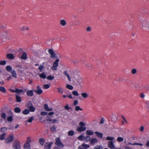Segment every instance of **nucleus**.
Returning a JSON list of instances; mask_svg holds the SVG:
<instances>
[{"instance_id":"47","label":"nucleus","mask_w":149,"mask_h":149,"mask_svg":"<svg viewBox=\"0 0 149 149\" xmlns=\"http://www.w3.org/2000/svg\"><path fill=\"white\" fill-rule=\"evenodd\" d=\"M23 92V90L22 89H16V92L18 94L20 93L21 92Z\"/></svg>"},{"instance_id":"36","label":"nucleus","mask_w":149,"mask_h":149,"mask_svg":"<svg viewBox=\"0 0 149 149\" xmlns=\"http://www.w3.org/2000/svg\"><path fill=\"white\" fill-rule=\"evenodd\" d=\"M86 133L87 134L90 135H92L93 134V132L92 131L90 130H87Z\"/></svg>"},{"instance_id":"7","label":"nucleus","mask_w":149,"mask_h":149,"mask_svg":"<svg viewBox=\"0 0 149 149\" xmlns=\"http://www.w3.org/2000/svg\"><path fill=\"white\" fill-rule=\"evenodd\" d=\"M59 60L58 59H56L53 63V65L51 67V69L53 70L56 71L57 70V68L58 66V62Z\"/></svg>"},{"instance_id":"27","label":"nucleus","mask_w":149,"mask_h":149,"mask_svg":"<svg viewBox=\"0 0 149 149\" xmlns=\"http://www.w3.org/2000/svg\"><path fill=\"white\" fill-rule=\"evenodd\" d=\"M45 140L43 138L40 139L39 140V142L41 146H43L45 142Z\"/></svg>"},{"instance_id":"53","label":"nucleus","mask_w":149,"mask_h":149,"mask_svg":"<svg viewBox=\"0 0 149 149\" xmlns=\"http://www.w3.org/2000/svg\"><path fill=\"white\" fill-rule=\"evenodd\" d=\"M50 129L51 131L52 132H54L56 130V128L54 126L52 127H51L50 128Z\"/></svg>"},{"instance_id":"10","label":"nucleus","mask_w":149,"mask_h":149,"mask_svg":"<svg viewBox=\"0 0 149 149\" xmlns=\"http://www.w3.org/2000/svg\"><path fill=\"white\" fill-rule=\"evenodd\" d=\"M89 147V145L83 144L78 147V149H86Z\"/></svg>"},{"instance_id":"38","label":"nucleus","mask_w":149,"mask_h":149,"mask_svg":"<svg viewBox=\"0 0 149 149\" xmlns=\"http://www.w3.org/2000/svg\"><path fill=\"white\" fill-rule=\"evenodd\" d=\"M94 149H103V147L101 145H97L94 147Z\"/></svg>"},{"instance_id":"42","label":"nucleus","mask_w":149,"mask_h":149,"mask_svg":"<svg viewBox=\"0 0 149 149\" xmlns=\"http://www.w3.org/2000/svg\"><path fill=\"white\" fill-rule=\"evenodd\" d=\"M75 110L76 111H78L79 110L82 111V108H80V107L79 106H75Z\"/></svg>"},{"instance_id":"25","label":"nucleus","mask_w":149,"mask_h":149,"mask_svg":"<svg viewBox=\"0 0 149 149\" xmlns=\"http://www.w3.org/2000/svg\"><path fill=\"white\" fill-rule=\"evenodd\" d=\"M1 118L3 119L4 120H5L6 119V114L4 113H2L1 115Z\"/></svg>"},{"instance_id":"13","label":"nucleus","mask_w":149,"mask_h":149,"mask_svg":"<svg viewBox=\"0 0 149 149\" xmlns=\"http://www.w3.org/2000/svg\"><path fill=\"white\" fill-rule=\"evenodd\" d=\"M29 30L28 27L24 25L22 26L19 28L20 31L21 32H24L26 30L28 31Z\"/></svg>"},{"instance_id":"30","label":"nucleus","mask_w":149,"mask_h":149,"mask_svg":"<svg viewBox=\"0 0 149 149\" xmlns=\"http://www.w3.org/2000/svg\"><path fill=\"white\" fill-rule=\"evenodd\" d=\"M81 96L84 98H86L88 96V94L86 93H81Z\"/></svg>"},{"instance_id":"4","label":"nucleus","mask_w":149,"mask_h":149,"mask_svg":"<svg viewBox=\"0 0 149 149\" xmlns=\"http://www.w3.org/2000/svg\"><path fill=\"white\" fill-rule=\"evenodd\" d=\"M79 124L80 126L77 128V131L79 132H81L82 131H84L86 130V127H84L85 125L83 122H81Z\"/></svg>"},{"instance_id":"23","label":"nucleus","mask_w":149,"mask_h":149,"mask_svg":"<svg viewBox=\"0 0 149 149\" xmlns=\"http://www.w3.org/2000/svg\"><path fill=\"white\" fill-rule=\"evenodd\" d=\"M60 24L62 26H65L66 24V22L65 20L61 19L60 21Z\"/></svg>"},{"instance_id":"60","label":"nucleus","mask_w":149,"mask_h":149,"mask_svg":"<svg viewBox=\"0 0 149 149\" xmlns=\"http://www.w3.org/2000/svg\"><path fill=\"white\" fill-rule=\"evenodd\" d=\"M46 119L47 121H52V119L49 116L47 117Z\"/></svg>"},{"instance_id":"29","label":"nucleus","mask_w":149,"mask_h":149,"mask_svg":"<svg viewBox=\"0 0 149 149\" xmlns=\"http://www.w3.org/2000/svg\"><path fill=\"white\" fill-rule=\"evenodd\" d=\"M95 133L96 134L97 136L99 138H101L103 136V134L102 133H100L97 132H95Z\"/></svg>"},{"instance_id":"9","label":"nucleus","mask_w":149,"mask_h":149,"mask_svg":"<svg viewBox=\"0 0 149 149\" xmlns=\"http://www.w3.org/2000/svg\"><path fill=\"white\" fill-rule=\"evenodd\" d=\"M48 52L53 58H57V56L53 50L52 49H49L48 50Z\"/></svg>"},{"instance_id":"43","label":"nucleus","mask_w":149,"mask_h":149,"mask_svg":"<svg viewBox=\"0 0 149 149\" xmlns=\"http://www.w3.org/2000/svg\"><path fill=\"white\" fill-rule=\"evenodd\" d=\"M8 121V122H11L13 120V118L12 116H8L7 118Z\"/></svg>"},{"instance_id":"21","label":"nucleus","mask_w":149,"mask_h":149,"mask_svg":"<svg viewBox=\"0 0 149 149\" xmlns=\"http://www.w3.org/2000/svg\"><path fill=\"white\" fill-rule=\"evenodd\" d=\"M39 76L41 78L43 79H45L46 78V75L45 73L44 72L39 74Z\"/></svg>"},{"instance_id":"33","label":"nucleus","mask_w":149,"mask_h":149,"mask_svg":"<svg viewBox=\"0 0 149 149\" xmlns=\"http://www.w3.org/2000/svg\"><path fill=\"white\" fill-rule=\"evenodd\" d=\"M11 73L13 77L16 78L17 77V74L15 70H13L11 72Z\"/></svg>"},{"instance_id":"16","label":"nucleus","mask_w":149,"mask_h":149,"mask_svg":"<svg viewBox=\"0 0 149 149\" xmlns=\"http://www.w3.org/2000/svg\"><path fill=\"white\" fill-rule=\"evenodd\" d=\"M15 68L19 71V72L22 73L23 71L22 70V68L21 65H16L15 66Z\"/></svg>"},{"instance_id":"5","label":"nucleus","mask_w":149,"mask_h":149,"mask_svg":"<svg viewBox=\"0 0 149 149\" xmlns=\"http://www.w3.org/2000/svg\"><path fill=\"white\" fill-rule=\"evenodd\" d=\"M73 78L75 79L74 82L77 85L81 86V84L83 82L82 78L80 77H78L75 79L74 77Z\"/></svg>"},{"instance_id":"14","label":"nucleus","mask_w":149,"mask_h":149,"mask_svg":"<svg viewBox=\"0 0 149 149\" xmlns=\"http://www.w3.org/2000/svg\"><path fill=\"white\" fill-rule=\"evenodd\" d=\"M52 143H47L44 145V149H50L52 145Z\"/></svg>"},{"instance_id":"1","label":"nucleus","mask_w":149,"mask_h":149,"mask_svg":"<svg viewBox=\"0 0 149 149\" xmlns=\"http://www.w3.org/2000/svg\"><path fill=\"white\" fill-rule=\"evenodd\" d=\"M143 30L149 31V18L143 19L140 21Z\"/></svg>"},{"instance_id":"15","label":"nucleus","mask_w":149,"mask_h":149,"mask_svg":"<svg viewBox=\"0 0 149 149\" xmlns=\"http://www.w3.org/2000/svg\"><path fill=\"white\" fill-rule=\"evenodd\" d=\"M38 94H40L42 93V91L40 87L38 86L36 90L34 91Z\"/></svg>"},{"instance_id":"63","label":"nucleus","mask_w":149,"mask_h":149,"mask_svg":"<svg viewBox=\"0 0 149 149\" xmlns=\"http://www.w3.org/2000/svg\"><path fill=\"white\" fill-rule=\"evenodd\" d=\"M144 129V127L143 126H141L140 128V130L141 132H143Z\"/></svg>"},{"instance_id":"37","label":"nucleus","mask_w":149,"mask_h":149,"mask_svg":"<svg viewBox=\"0 0 149 149\" xmlns=\"http://www.w3.org/2000/svg\"><path fill=\"white\" fill-rule=\"evenodd\" d=\"M0 91L4 93H5L6 92V90L3 87H0Z\"/></svg>"},{"instance_id":"44","label":"nucleus","mask_w":149,"mask_h":149,"mask_svg":"<svg viewBox=\"0 0 149 149\" xmlns=\"http://www.w3.org/2000/svg\"><path fill=\"white\" fill-rule=\"evenodd\" d=\"M46 78L48 79L52 80L54 79V77L53 76H52L51 75H49Z\"/></svg>"},{"instance_id":"41","label":"nucleus","mask_w":149,"mask_h":149,"mask_svg":"<svg viewBox=\"0 0 149 149\" xmlns=\"http://www.w3.org/2000/svg\"><path fill=\"white\" fill-rule=\"evenodd\" d=\"M7 128L5 127H2L1 128L0 131L1 132H3L7 130Z\"/></svg>"},{"instance_id":"11","label":"nucleus","mask_w":149,"mask_h":149,"mask_svg":"<svg viewBox=\"0 0 149 149\" xmlns=\"http://www.w3.org/2000/svg\"><path fill=\"white\" fill-rule=\"evenodd\" d=\"M108 147L111 149H113L115 148V146L113 144V141H109L108 143Z\"/></svg>"},{"instance_id":"62","label":"nucleus","mask_w":149,"mask_h":149,"mask_svg":"<svg viewBox=\"0 0 149 149\" xmlns=\"http://www.w3.org/2000/svg\"><path fill=\"white\" fill-rule=\"evenodd\" d=\"M78 101L77 100H75L74 101L73 104L75 106L78 104Z\"/></svg>"},{"instance_id":"18","label":"nucleus","mask_w":149,"mask_h":149,"mask_svg":"<svg viewBox=\"0 0 149 149\" xmlns=\"http://www.w3.org/2000/svg\"><path fill=\"white\" fill-rule=\"evenodd\" d=\"M44 108L47 111H51L53 110L52 108L49 107L48 105L47 104H45Z\"/></svg>"},{"instance_id":"6","label":"nucleus","mask_w":149,"mask_h":149,"mask_svg":"<svg viewBox=\"0 0 149 149\" xmlns=\"http://www.w3.org/2000/svg\"><path fill=\"white\" fill-rule=\"evenodd\" d=\"M31 141V138L30 137H28L26 143L24 145V149H30L31 148L29 143Z\"/></svg>"},{"instance_id":"17","label":"nucleus","mask_w":149,"mask_h":149,"mask_svg":"<svg viewBox=\"0 0 149 149\" xmlns=\"http://www.w3.org/2000/svg\"><path fill=\"white\" fill-rule=\"evenodd\" d=\"M97 142V139L95 138H92L90 141V143L92 145H94V144Z\"/></svg>"},{"instance_id":"48","label":"nucleus","mask_w":149,"mask_h":149,"mask_svg":"<svg viewBox=\"0 0 149 149\" xmlns=\"http://www.w3.org/2000/svg\"><path fill=\"white\" fill-rule=\"evenodd\" d=\"M74 132L72 130L69 131L68 132V135L69 136H72L74 135Z\"/></svg>"},{"instance_id":"26","label":"nucleus","mask_w":149,"mask_h":149,"mask_svg":"<svg viewBox=\"0 0 149 149\" xmlns=\"http://www.w3.org/2000/svg\"><path fill=\"white\" fill-rule=\"evenodd\" d=\"M26 94L28 96H31L33 95V91H29L26 92Z\"/></svg>"},{"instance_id":"49","label":"nucleus","mask_w":149,"mask_h":149,"mask_svg":"<svg viewBox=\"0 0 149 149\" xmlns=\"http://www.w3.org/2000/svg\"><path fill=\"white\" fill-rule=\"evenodd\" d=\"M50 86V85L48 84H46L44 85L43 88L44 89H47L49 88Z\"/></svg>"},{"instance_id":"45","label":"nucleus","mask_w":149,"mask_h":149,"mask_svg":"<svg viewBox=\"0 0 149 149\" xmlns=\"http://www.w3.org/2000/svg\"><path fill=\"white\" fill-rule=\"evenodd\" d=\"M72 93V94L74 96H78L79 95L78 92L76 91H73Z\"/></svg>"},{"instance_id":"51","label":"nucleus","mask_w":149,"mask_h":149,"mask_svg":"<svg viewBox=\"0 0 149 149\" xmlns=\"http://www.w3.org/2000/svg\"><path fill=\"white\" fill-rule=\"evenodd\" d=\"M6 61H0V65H4L6 64Z\"/></svg>"},{"instance_id":"2","label":"nucleus","mask_w":149,"mask_h":149,"mask_svg":"<svg viewBox=\"0 0 149 149\" xmlns=\"http://www.w3.org/2000/svg\"><path fill=\"white\" fill-rule=\"evenodd\" d=\"M12 147L14 149H20L21 146L19 141L17 139L15 140L13 143Z\"/></svg>"},{"instance_id":"19","label":"nucleus","mask_w":149,"mask_h":149,"mask_svg":"<svg viewBox=\"0 0 149 149\" xmlns=\"http://www.w3.org/2000/svg\"><path fill=\"white\" fill-rule=\"evenodd\" d=\"M7 57L9 59H13L15 58L14 56L11 54H9L7 55Z\"/></svg>"},{"instance_id":"58","label":"nucleus","mask_w":149,"mask_h":149,"mask_svg":"<svg viewBox=\"0 0 149 149\" xmlns=\"http://www.w3.org/2000/svg\"><path fill=\"white\" fill-rule=\"evenodd\" d=\"M86 31L88 32H90L91 31V28L90 26H88L86 29Z\"/></svg>"},{"instance_id":"61","label":"nucleus","mask_w":149,"mask_h":149,"mask_svg":"<svg viewBox=\"0 0 149 149\" xmlns=\"http://www.w3.org/2000/svg\"><path fill=\"white\" fill-rule=\"evenodd\" d=\"M138 145L140 146H142L143 145V144L139 143H134L132 144V145Z\"/></svg>"},{"instance_id":"32","label":"nucleus","mask_w":149,"mask_h":149,"mask_svg":"<svg viewBox=\"0 0 149 149\" xmlns=\"http://www.w3.org/2000/svg\"><path fill=\"white\" fill-rule=\"evenodd\" d=\"M84 139H85V141L88 142L89 141H90V137L88 135H86L85 137H84Z\"/></svg>"},{"instance_id":"34","label":"nucleus","mask_w":149,"mask_h":149,"mask_svg":"<svg viewBox=\"0 0 149 149\" xmlns=\"http://www.w3.org/2000/svg\"><path fill=\"white\" fill-rule=\"evenodd\" d=\"M21 111V109L19 107H16L14 109V111L16 113H19Z\"/></svg>"},{"instance_id":"56","label":"nucleus","mask_w":149,"mask_h":149,"mask_svg":"<svg viewBox=\"0 0 149 149\" xmlns=\"http://www.w3.org/2000/svg\"><path fill=\"white\" fill-rule=\"evenodd\" d=\"M41 114L42 116H45L47 115H48V113L44 111H42L41 112Z\"/></svg>"},{"instance_id":"31","label":"nucleus","mask_w":149,"mask_h":149,"mask_svg":"<svg viewBox=\"0 0 149 149\" xmlns=\"http://www.w3.org/2000/svg\"><path fill=\"white\" fill-rule=\"evenodd\" d=\"M6 134V133H3L0 135V139L3 140L5 139V136Z\"/></svg>"},{"instance_id":"12","label":"nucleus","mask_w":149,"mask_h":149,"mask_svg":"<svg viewBox=\"0 0 149 149\" xmlns=\"http://www.w3.org/2000/svg\"><path fill=\"white\" fill-rule=\"evenodd\" d=\"M28 107L29 110L31 112H34L35 111V109L31 103L30 102H29Z\"/></svg>"},{"instance_id":"54","label":"nucleus","mask_w":149,"mask_h":149,"mask_svg":"<svg viewBox=\"0 0 149 149\" xmlns=\"http://www.w3.org/2000/svg\"><path fill=\"white\" fill-rule=\"evenodd\" d=\"M114 139V138L113 137H107V140H110L111 141H112Z\"/></svg>"},{"instance_id":"40","label":"nucleus","mask_w":149,"mask_h":149,"mask_svg":"<svg viewBox=\"0 0 149 149\" xmlns=\"http://www.w3.org/2000/svg\"><path fill=\"white\" fill-rule=\"evenodd\" d=\"M66 87L67 88L71 90H72L73 88V86H72V85L69 84L67 85L66 86Z\"/></svg>"},{"instance_id":"50","label":"nucleus","mask_w":149,"mask_h":149,"mask_svg":"<svg viewBox=\"0 0 149 149\" xmlns=\"http://www.w3.org/2000/svg\"><path fill=\"white\" fill-rule=\"evenodd\" d=\"M57 89H58V91L59 93H60L61 94L63 93V91L62 88H57Z\"/></svg>"},{"instance_id":"55","label":"nucleus","mask_w":149,"mask_h":149,"mask_svg":"<svg viewBox=\"0 0 149 149\" xmlns=\"http://www.w3.org/2000/svg\"><path fill=\"white\" fill-rule=\"evenodd\" d=\"M84 137L82 135H80L78 137V139L82 141L83 140Z\"/></svg>"},{"instance_id":"35","label":"nucleus","mask_w":149,"mask_h":149,"mask_svg":"<svg viewBox=\"0 0 149 149\" xmlns=\"http://www.w3.org/2000/svg\"><path fill=\"white\" fill-rule=\"evenodd\" d=\"M29 113V110L25 109L24 111H23L22 113L24 115H26L28 114Z\"/></svg>"},{"instance_id":"64","label":"nucleus","mask_w":149,"mask_h":149,"mask_svg":"<svg viewBox=\"0 0 149 149\" xmlns=\"http://www.w3.org/2000/svg\"><path fill=\"white\" fill-rule=\"evenodd\" d=\"M140 97L141 98H143L145 97V95L143 93H141L140 94Z\"/></svg>"},{"instance_id":"22","label":"nucleus","mask_w":149,"mask_h":149,"mask_svg":"<svg viewBox=\"0 0 149 149\" xmlns=\"http://www.w3.org/2000/svg\"><path fill=\"white\" fill-rule=\"evenodd\" d=\"M16 96V101L17 102H21V97L17 95L16 94L15 95Z\"/></svg>"},{"instance_id":"20","label":"nucleus","mask_w":149,"mask_h":149,"mask_svg":"<svg viewBox=\"0 0 149 149\" xmlns=\"http://www.w3.org/2000/svg\"><path fill=\"white\" fill-rule=\"evenodd\" d=\"M63 74H64L67 76L69 81H71V79L68 72L66 71H64L63 72Z\"/></svg>"},{"instance_id":"59","label":"nucleus","mask_w":149,"mask_h":149,"mask_svg":"<svg viewBox=\"0 0 149 149\" xmlns=\"http://www.w3.org/2000/svg\"><path fill=\"white\" fill-rule=\"evenodd\" d=\"M64 108L66 110H68L70 109V108L68 107V104H66L64 107Z\"/></svg>"},{"instance_id":"57","label":"nucleus","mask_w":149,"mask_h":149,"mask_svg":"<svg viewBox=\"0 0 149 149\" xmlns=\"http://www.w3.org/2000/svg\"><path fill=\"white\" fill-rule=\"evenodd\" d=\"M137 72L136 70V69H133L132 70V73L133 74H135Z\"/></svg>"},{"instance_id":"24","label":"nucleus","mask_w":149,"mask_h":149,"mask_svg":"<svg viewBox=\"0 0 149 149\" xmlns=\"http://www.w3.org/2000/svg\"><path fill=\"white\" fill-rule=\"evenodd\" d=\"M21 58L24 60H25L27 58V54L26 52H24L22 53Z\"/></svg>"},{"instance_id":"28","label":"nucleus","mask_w":149,"mask_h":149,"mask_svg":"<svg viewBox=\"0 0 149 149\" xmlns=\"http://www.w3.org/2000/svg\"><path fill=\"white\" fill-rule=\"evenodd\" d=\"M6 68V70L8 72H10L12 71V67L9 65L7 66Z\"/></svg>"},{"instance_id":"46","label":"nucleus","mask_w":149,"mask_h":149,"mask_svg":"<svg viewBox=\"0 0 149 149\" xmlns=\"http://www.w3.org/2000/svg\"><path fill=\"white\" fill-rule=\"evenodd\" d=\"M117 140L118 141L121 142L123 141L124 139L122 137H118L117 138Z\"/></svg>"},{"instance_id":"52","label":"nucleus","mask_w":149,"mask_h":149,"mask_svg":"<svg viewBox=\"0 0 149 149\" xmlns=\"http://www.w3.org/2000/svg\"><path fill=\"white\" fill-rule=\"evenodd\" d=\"M33 117H30L28 120L27 122L29 123H31L33 120Z\"/></svg>"},{"instance_id":"3","label":"nucleus","mask_w":149,"mask_h":149,"mask_svg":"<svg viewBox=\"0 0 149 149\" xmlns=\"http://www.w3.org/2000/svg\"><path fill=\"white\" fill-rule=\"evenodd\" d=\"M14 140V136L13 134H10L5 140V143L7 144L11 143Z\"/></svg>"},{"instance_id":"39","label":"nucleus","mask_w":149,"mask_h":149,"mask_svg":"<svg viewBox=\"0 0 149 149\" xmlns=\"http://www.w3.org/2000/svg\"><path fill=\"white\" fill-rule=\"evenodd\" d=\"M43 65H40V66H39V67H38V69L40 72L42 71L43 69L44 68V63H43Z\"/></svg>"},{"instance_id":"8","label":"nucleus","mask_w":149,"mask_h":149,"mask_svg":"<svg viewBox=\"0 0 149 149\" xmlns=\"http://www.w3.org/2000/svg\"><path fill=\"white\" fill-rule=\"evenodd\" d=\"M55 144L59 147L63 148L64 145L60 141V139L59 137L56 138L55 139Z\"/></svg>"}]
</instances>
